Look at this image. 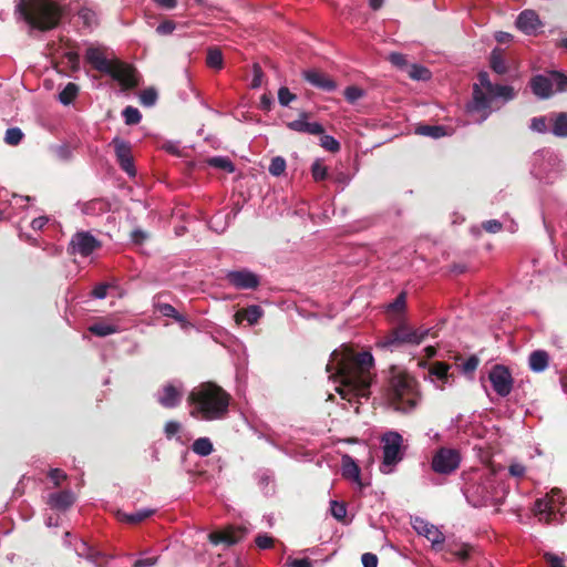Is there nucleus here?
<instances>
[{"mask_svg": "<svg viewBox=\"0 0 567 567\" xmlns=\"http://www.w3.org/2000/svg\"><path fill=\"white\" fill-rule=\"evenodd\" d=\"M78 16L82 24L90 30L94 29L99 24L97 13L90 8H82Z\"/></svg>", "mask_w": 567, "mask_h": 567, "instance_id": "obj_33", "label": "nucleus"}, {"mask_svg": "<svg viewBox=\"0 0 567 567\" xmlns=\"http://www.w3.org/2000/svg\"><path fill=\"white\" fill-rule=\"evenodd\" d=\"M184 394V385L181 381L174 380L166 384H164L156 393L157 402L166 408L173 409L176 408L183 398Z\"/></svg>", "mask_w": 567, "mask_h": 567, "instance_id": "obj_12", "label": "nucleus"}, {"mask_svg": "<svg viewBox=\"0 0 567 567\" xmlns=\"http://www.w3.org/2000/svg\"><path fill=\"white\" fill-rule=\"evenodd\" d=\"M550 133L556 137H567V112L553 113L549 115Z\"/></svg>", "mask_w": 567, "mask_h": 567, "instance_id": "obj_26", "label": "nucleus"}, {"mask_svg": "<svg viewBox=\"0 0 567 567\" xmlns=\"http://www.w3.org/2000/svg\"><path fill=\"white\" fill-rule=\"evenodd\" d=\"M360 467L354 462V460L349 455L342 456V475L343 477L353 481L354 483L361 485L360 477Z\"/></svg>", "mask_w": 567, "mask_h": 567, "instance_id": "obj_28", "label": "nucleus"}, {"mask_svg": "<svg viewBox=\"0 0 567 567\" xmlns=\"http://www.w3.org/2000/svg\"><path fill=\"white\" fill-rule=\"evenodd\" d=\"M109 70L105 74L111 75L125 89H132L138 83L136 71L128 64L114 60Z\"/></svg>", "mask_w": 567, "mask_h": 567, "instance_id": "obj_14", "label": "nucleus"}, {"mask_svg": "<svg viewBox=\"0 0 567 567\" xmlns=\"http://www.w3.org/2000/svg\"><path fill=\"white\" fill-rule=\"evenodd\" d=\"M182 425L176 421H168L165 424L164 432L167 439L174 437L181 430Z\"/></svg>", "mask_w": 567, "mask_h": 567, "instance_id": "obj_53", "label": "nucleus"}, {"mask_svg": "<svg viewBox=\"0 0 567 567\" xmlns=\"http://www.w3.org/2000/svg\"><path fill=\"white\" fill-rule=\"evenodd\" d=\"M74 550L79 557H85L87 560L96 563L101 556V553L92 549L85 542L79 540Z\"/></svg>", "mask_w": 567, "mask_h": 567, "instance_id": "obj_30", "label": "nucleus"}, {"mask_svg": "<svg viewBox=\"0 0 567 567\" xmlns=\"http://www.w3.org/2000/svg\"><path fill=\"white\" fill-rule=\"evenodd\" d=\"M420 401L416 381L405 373L392 377L388 392L389 404L399 412L413 411Z\"/></svg>", "mask_w": 567, "mask_h": 567, "instance_id": "obj_5", "label": "nucleus"}, {"mask_svg": "<svg viewBox=\"0 0 567 567\" xmlns=\"http://www.w3.org/2000/svg\"><path fill=\"white\" fill-rule=\"evenodd\" d=\"M549 362V355L544 350H536L529 354L528 364L532 371L543 372L547 369Z\"/></svg>", "mask_w": 567, "mask_h": 567, "instance_id": "obj_29", "label": "nucleus"}, {"mask_svg": "<svg viewBox=\"0 0 567 567\" xmlns=\"http://www.w3.org/2000/svg\"><path fill=\"white\" fill-rule=\"evenodd\" d=\"M229 400V394L217 384L202 383L188 395L190 415L204 421L221 420L228 413Z\"/></svg>", "mask_w": 567, "mask_h": 567, "instance_id": "obj_3", "label": "nucleus"}, {"mask_svg": "<svg viewBox=\"0 0 567 567\" xmlns=\"http://www.w3.org/2000/svg\"><path fill=\"white\" fill-rule=\"evenodd\" d=\"M23 138V133L19 127H10L4 135V142L9 145H18Z\"/></svg>", "mask_w": 567, "mask_h": 567, "instance_id": "obj_46", "label": "nucleus"}, {"mask_svg": "<svg viewBox=\"0 0 567 567\" xmlns=\"http://www.w3.org/2000/svg\"><path fill=\"white\" fill-rule=\"evenodd\" d=\"M461 463V454L457 450L442 447L432 458V470L435 473L449 475L455 472Z\"/></svg>", "mask_w": 567, "mask_h": 567, "instance_id": "obj_11", "label": "nucleus"}, {"mask_svg": "<svg viewBox=\"0 0 567 567\" xmlns=\"http://www.w3.org/2000/svg\"><path fill=\"white\" fill-rule=\"evenodd\" d=\"M16 11L29 23L31 28L45 31L53 29L60 20L61 10L52 0L20 1Z\"/></svg>", "mask_w": 567, "mask_h": 567, "instance_id": "obj_4", "label": "nucleus"}, {"mask_svg": "<svg viewBox=\"0 0 567 567\" xmlns=\"http://www.w3.org/2000/svg\"><path fill=\"white\" fill-rule=\"evenodd\" d=\"M565 165L559 154L540 150L536 152L532 161V174L547 182L554 181L564 171Z\"/></svg>", "mask_w": 567, "mask_h": 567, "instance_id": "obj_6", "label": "nucleus"}, {"mask_svg": "<svg viewBox=\"0 0 567 567\" xmlns=\"http://www.w3.org/2000/svg\"><path fill=\"white\" fill-rule=\"evenodd\" d=\"M156 563V557H145L137 559L133 567H153Z\"/></svg>", "mask_w": 567, "mask_h": 567, "instance_id": "obj_62", "label": "nucleus"}, {"mask_svg": "<svg viewBox=\"0 0 567 567\" xmlns=\"http://www.w3.org/2000/svg\"><path fill=\"white\" fill-rule=\"evenodd\" d=\"M530 89L537 97L545 100L555 92L567 91V76L558 71H553L548 75L538 74L530 80Z\"/></svg>", "mask_w": 567, "mask_h": 567, "instance_id": "obj_8", "label": "nucleus"}, {"mask_svg": "<svg viewBox=\"0 0 567 567\" xmlns=\"http://www.w3.org/2000/svg\"><path fill=\"white\" fill-rule=\"evenodd\" d=\"M100 245V241L89 231H78L72 236L69 249L73 255L87 257L99 248Z\"/></svg>", "mask_w": 567, "mask_h": 567, "instance_id": "obj_15", "label": "nucleus"}, {"mask_svg": "<svg viewBox=\"0 0 567 567\" xmlns=\"http://www.w3.org/2000/svg\"><path fill=\"white\" fill-rule=\"evenodd\" d=\"M157 100V92L154 89H146L140 94V102L144 106H153Z\"/></svg>", "mask_w": 567, "mask_h": 567, "instance_id": "obj_48", "label": "nucleus"}, {"mask_svg": "<svg viewBox=\"0 0 567 567\" xmlns=\"http://www.w3.org/2000/svg\"><path fill=\"white\" fill-rule=\"evenodd\" d=\"M89 331L97 337H106L118 331V328L109 322H96L89 327Z\"/></svg>", "mask_w": 567, "mask_h": 567, "instance_id": "obj_34", "label": "nucleus"}, {"mask_svg": "<svg viewBox=\"0 0 567 567\" xmlns=\"http://www.w3.org/2000/svg\"><path fill=\"white\" fill-rule=\"evenodd\" d=\"M272 538L266 534L264 535H258L256 537V545L260 548V549H267V548H270L272 546Z\"/></svg>", "mask_w": 567, "mask_h": 567, "instance_id": "obj_55", "label": "nucleus"}, {"mask_svg": "<svg viewBox=\"0 0 567 567\" xmlns=\"http://www.w3.org/2000/svg\"><path fill=\"white\" fill-rule=\"evenodd\" d=\"M302 74L307 82L323 91L331 92L337 87L336 83L331 79L317 70H307L303 71Z\"/></svg>", "mask_w": 567, "mask_h": 567, "instance_id": "obj_22", "label": "nucleus"}, {"mask_svg": "<svg viewBox=\"0 0 567 567\" xmlns=\"http://www.w3.org/2000/svg\"><path fill=\"white\" fill-rule=\"evenodd\" d=\"M311 174L316 182H320L327 178L328 171L321 159H316L311 165Z\"/></svg>", "mask_w": 567, "mask_h": 567, "instance_id": "obj_45", "label": "nucleus"}, {"mask_svg": "<svg viewBox=\"0 0 567 567\" xmlns=\"http://www.w3.org/2000/svg\"><path fill=\"white\" fill-rule=\"evenodd\" d=\"M154 512L151 508H142L131 514H121L120 519L130 524H137L152 516Z\"/></svg>", "mask_w": 567, "mask_h": 567, "instance_id": "obj_32", "label": "nucleus"}, {"mask_svg": "<svg viewBox=\"0 0 567 567\" xmlns=\"http://www.w3.org/2000/svg\"><path fill=\"white\" fill-rule=\"evenodd\" d=\"M413 529L421 536L431 542L433 547L443 545L445 542L444 534L433 524L421 517H414L411 522Z\"/></svg>", "mask_w": 567, "mask_h": 567, "instance_id": "obj_16", "label": "nucleus"}, {"mask_svg": "<svg viewBox=\"0 0 567 567\" xmlns=\"http://www.w3.org/2000/svg\"><path fill=\"white\" fill-rule=\"evenodd\" d=\"M155 308L164 317L174 318L178 322L185 321V318L169 303H156Z\"/></svg>", "mask_w": 567, "mask_h": 567, "instance_id": "obj_39", "label": "nucleus"}, {"mask_svg": "<svg viewBox=\"0 0 567 567\" xmlns=\"http://www.w3.org/2000/svg\"><path fill=\"white\" fill-rule=\"evenodd\" d=\"M389 60L396 66H403L406 63L405 56L402 53L393 52L389 55Z\"/></svg>", "mask_w": 567, "mask_h": 567, "instance_id": "obj_63", "label": "nucleus"}, {"mask_svg": "<svg viewBox=\"0 0 567 567\" xmlns=\"http://www.w3.org/2000/svg\"><path fill=\"white\" fill-rule=\"evenodd\" d=\"M494 481V475H489L483 485H478L474 488L473 493L478 496L476 505H485L497 497V493L493 487Z\"/></svg>", "mask_w": 567, "mask_h": 567, "instance_id": "obj_24", "label": "nucleus"}, {"mask_svg": "<svg viewBox=\"0 0 567 567\" xmlns=\"http://www.w3.org/2000/svg\"><path fill=\"white\" fill-rule=\"evenodd\" d=\"M296 99V95L292 94L287 87L282 86L278 91V101L282 106L289 105Z\"/></svg>", "mask_w": 567, "mask_h": 567, "instance_id": "obj_51", "label": "nucleus"}, {"mask_svg": "<svg viewBox=\"0 0 567 567\" xmlns=\"http://www.w3.org/2000/svg\"><path fill=\"white\" fill-rule=\"evenodd\" d=\"M409 75L413 80L425 81L430 79L431 72L422 65L413 64L409 71Z\"/></svg>", "mask_w": 567, "mask_h": 567, "instance_id": "obj_43", "label": "nucleus"}, {"mask_svg": "<svg viewBox=\"0 0 567 567\" xmlns=\"http://www.w3.org/2000/svg\"><path fill=\"white\" fill-rule=\"evenodd\" d=\"M330 511H331L332 516L334 518H337L338 520H341L347 515L346 505L343 503H339L337 501H332L330 503Z\"/></svg>", "mask_w": 567, "mask_h": 567, "instance_id": "obj_50", "label": "nucleus"}, {"mask_svg": "<svg viewBox=\"0 0 567 567\" xmlns=\"http://www.w3.org/2000/svg\"><path fill=\"white\" fill-rule=\"evenodd\" d=\"M381 442L383 461L380 466V471L384 474H389L392 472L393 466H395L402 460L401 449L403 437L395 431H388L382 435Z\"/></svg>", "mask_w": 567, "mask_h": 567, "instance_id": "obj_9", "label": "nucleus"}, {"mask_svg": "<svg viewBox=\"0 0 567 567\" xmlns=\"http://www.w3.org/2000/svg\"><path fill=\"white\" fill-rule=\"evenodd\" d=\"M373 370L374 359L371 352L354 353L348 346L336 349L327 364V371L334 372L340 378L338 393L349 402L353 399L369 398Z\"/></svg>", "mask_w": 567, "mask_h": 567, "instance_id": "obj_1", "label": "nucleus"}, {"mask_svg": "<svg viewBox=\"0 0 567 567\" xmlns=\"http://www.w3.org/2000/svg\"><path fill=\"white\" fill-rule=\"evenodd\" d=\"M405 307V295L402 292L400 293L393 302H391L388 306V309L390 311H401Z\"/></svg>", "mask_w": 567, "mask_h": 567, "instance_id": "obj_54", "label": "nucleus"}, {"mask_svg": "<svg viewBox=\"0 0 567 567\" xmlns=\"http://www.w3.org/2000/svg\"><path fill=\"white\" fill-rule=\"evenodd\" d=\"M226 279L237 289H255L259 285L258 276L247 269L229 271Z\"/></svg>", "mask_w": 567, "mask_h": 567, "instance_id": "obj_18", "label": "nucleus"}, {"mask_svg": "<svg viewBox=\"0 0 567 567\" xmlns=\"http://www.w3.org/2000/svg\"><path fill=\"white\" fill-rule=\"evenodd\" d=\"M363 95V91L357 86H349L344 91L346 99L353 103Z\"/></svg>", "mask_w": 567, "mask_h": 567, "instance_id": "obj_52", "label": "nucleus"}, {"mask_svg": "<svg viewBox=\"0 0 567 567\" xmlns=\"http://www.w3.org/2000/svg\"><path fill=\"white\" fill-rule=\"evenodd\" d=\"M264 310L258 305L249 306L246 309L238 310L235 313V321L237 324H241L247 321L248 324L252 326L262 317Z\"/></svg>", "mask_w": 567, "mask_h": 567, "instance_id": "obj_25", "label": "nucleus"}, {"mask_svg": "<svg viewBox=\"0 0 567 567\" xmlns=\"http://www.w3.org/2000/svg\"><path fill=\"white\" fill-rule=\"evenodd\" d=\"M209 166L220 168L228 173H233L235 171V166L231 161L225 156H215L208 159Z\"/></svg>", "mask_w": 567, "mask_h": 567, "instance_id": "obj_40", "label": "nucleus"}, {"mask_svg": "<svg viewBox=\"0 0 567 567\" xmlns=\"http://www.w3.org/2000/svg\"><path fill=\"white\" fill-rule=\"evenodd\" d=\"M491 68L498 74H504L507 71L505 60L499 49H494L491 54Z\"/></svg>", "mask_w": 567, "mask_h": 567, "instance_id": "obj_35", "label": "nucleus"}, {"mask_svg": "<svg viewBox=\"0 0 567 567\" xmlns=\"http://www.w3.org/2000/svg\"><path fill=\"white\" fill-rule=\"evenodd\" d=\"M545 557L550 567H566L564 561L554 554H546Z\"/></svg>", "mask_w": 567, "mask_h": 567, "instance_id": "obj_64", "label": "nucleus"}, {"mask_svg": "<svg viewBox=\"0 0 567 567\" xmlns=\"http://www.w3.org/2000/svg\"><path fill=\"white\" fill-rule=\"evenodd\" d=\"M241 530L233 527L221 532H214L209 534V540L214 545L225 544L226 546H231L237 544L241 539Z\"/></svg>", "mask_w": 567, "mask_h": 567, "instance_id": "obj_21", "label": "nucleus"}, {"mask_svg": "<svg viewBox=\"0 0 567 567\" xmlns=\"http://www.w3.org/2000/svg\"><path fill=\"white\" fill-rule=\"evenodd\" d=\"M516 27L525 34H534L540 27L538 14L533 10L520 12L516 19Z\"/></svg>", "mask_w": 567, "mask_h": 567, "instance_id": "obj_20", "label": "nucleus"}, {"mask_svg": "<svg viewBox=\"0 0 567 567\" xmlns=\"http://www.w3.org/2000/svg\"><path fill=\"white\" fill-rule=\"evenodd\" d=\"M486 231L495 234L502 229V224L496 219L487 220L483 224Z\"/></svg>", "mask_w": 567, "mask_h": 567, "instance_id": "obj_60", "label": "nucleus"}, {"mask_svg": "<svg viewBox=\"0 0 567 567\" xmlns=\"http://www.w3.org/2000/svg\"><path fill=\"white\" fill-rule=\"evenodd\" d=\"M49 477L53 481L54 485L58 486L66 478V474L59 468H53L49 472Z\"/></svg>", "mask_w": 567, "mask_h": 567, "instance_id": "obj_57", "label": "nucleus"}, {"mask_svg": "<svg viewBox=\"0 0 567 567\" xmlns=\"http://www.w3.org/2000/svg\"><path fill=\"white\" fill-rule=\"evenodd\" d=\"M515 97V92L508 85H495L489 81L486 72L478 74V82L473 85V99L467 104L466 111L468 115L476 123L484 122L493 112L501 105L497 102L501 100L504 104Z\"/></svg>", "mask_w": 567, "mask_h": 567, "instance_id": "obj_2", "label": "nucleus"}, {"mask_svg": "<svg viewBox=\"0 0 567 567\" xmlns=\"http://www.w3.org/2000/svg\"><path fill=\"white\" fill-rule=\"evenodd\" d=\"M286 166V159L281 156H276L271 159L268 171L272 176L278 177L285 173Z\"/></svg>", "mask_w": 567, "mask_h": 567, "instance_id": "obj_42", "label": "nucleus"}, {"mask_svg": "<svg viewBox=\"0 0 567 567\" xmlns=\"http://www.w3.org/2000/svg\"><path fill=\"white\" fill-rule=\"evenodd\" d=\"M74 503V494L71 491L53 493L49 496L48 504L55 509L64 511Z\"/></svg>", "mask_w": 567, "mask_h": 567, "instance_id": "obj_27", "label": "nucleus"}, {"mask_svg": "<svg viewBox=\"0 0 567 567\" xmlns=\"http://www.w3.org/2000/svg\"><path fill=\"white\" fill-rule=\"evenodd\" d=\"M79 92V87L76 84L74 83H68L64 89L60 92L59 94V101L64 104V105H68L70 104Z\"/></svg>", "mask_w": 567, "mask_h": 567, "instance_id": "obj_37", "label": "nucleus"}, {"mask_svg": "<svg viewBox=\"0 0 567 567\" xmlns=\"http://www.w3.org/2000/svg\"><path fill=\"white\" fill-rule=\"evenodd\" d=\"M107 285L106 284H100L92 290V296L96 299H104L106 297L107 292Z\"/></svg>", "mask_w": 567, "mask_h": 567, "instance_id": "obj_61", "label": "nucleus"}, {"mask_svg": "<svg viewBox=\"0 0 567 567\" xmlns=\"http://www.w3.org/2000/svg\"><path fill=\"white\" fill-rule=\"evenodd\" d=\"M86 61L97 71L105 73L110 71V64L113 60L107 58L105 48L103 47H90L85 52Z\"/></svg>", "mask_w": 567, "mask_h": 567, "instance_id": "obj_19", "label": "nucleus"}, {"mask_svg": "<svg viewBox=\"0 0 567 567\" xmlns=\"http://www.w3.org/2000/svg\"><path fill=\"white\" fill-rule=\"evenodd\" d=\"M175 30V23L173 21H164L156 28L158 34H169Z\"/></svg>", "mask_w": 567, "mask_h": 567, "instance_id": "obj_59", "label": "nucleus"}, {"mask_svg": "<svg viewBox=\"0 0 567 567\" xmlns=\"http://www.w3.org/2000/svg\"><path fill=\"white\" fill-rule=\"evenodd\" d=\"M320 144L329 152H338L340 150V143L331 135H323Z\"/></svg>", "mask_w": 567, "mask_h": 567, "instance_id": "obj_49", "label": "nucleus"}, {"mask_svg": "<svg viewBox=\"0 0 567 567\" xmlns=\"http://www.w3.org/2000/svg\"><path fill=\"white\" fill-rule=\"evenodd\" d=\"M534 513L540 522L554 523L558 522L557 515L567 513V503L560 489L554 488L545 497L538 498L534 505Z\"/></svg>", "mask_w": 567, "mask_h": 567, "instance_id": "obj_7", "label": "nucleus"}, {"mask_svg": "<svg viewBox=\"0 0 567 567\" xmlns=\"http://www.w3.org/2000/svg\"><path fill=\"white\" fill-rule=\"evenodd\" d=\"M489 382L494 391L499 396H507L513 389V378L509 370L501 364H496L488 373Z\"/></svg>", "mask_w": 567, "mask_h": 567, "instance_id": "obj_13", "label": "nucleus"}, {"mask_svg": "<svg viewBox=\"0 0 567 567\" xmlns=\"http://www.w3.org/2000/svg\"><path fill=\"white\" fill-rule=\"evenodd\" d=\"M192 451L198 456L204 457L213 453L214 446L208 437H199L194 441L192 445Z\"/></svg>", "mask_w": 567, "mask_h": 567, "instance_id": "obj_31", "label": "nucleus"}, {"mask_svg": "<svg viewBox=\"0 0 567 567\" xmlns=\"http://www.w3.org/2000/svg\"><path fill=\"white\" fill-rule=\"evenodd\" d=\"M416 133L423 136L439 138L445 135V130L440 125H423L416 128Z\"/></svg>", "mask_w": 567, "mask_h": 567, "instance_id": "obj_38", "label": "nucleus"}, {"mask_svg": "<svg viewBox=\"0 0 567 567\" xmlns=\"http://www.w3.org/2000/svg\"><path fill=\"white\" fill-rule=\"evenodd\" d=\"M207 64L213 69H221L223 54L217 49H210L207 54Z\"/></svg>", "mask_w": 567, "mask_h": 567, "instance_id": "obj_47", "label": "nucleus"}, {"mask_svg": "<svg viewBox=\"0 0 567 567\" xmlns=\"http://www.w3.org/2000/svg\"><path fill=\"white\" fill-rule=\"evenodd\" d=\"M509 474L514 477H523L526 473V467L520 463H512L509 465Z\"/></svg>", "mask_w": 567, "mask_h": 567, "instance_id": "obj_56", "label": "nucleus"}, {"mask_svg": "<svg viewBox=\"0 0 567 567\" xmlns=\"http://www.w3.org/2000/svg\"><path fill=\"white\" fill-rule=\"evenodd\" d=\"M122 116L126 125L137 124L142 120L141 112L138 111V109L133 106H126L122 112Z\"/></svg>", "mask_w": 567, "mask_h": 567, "instance_id": "obj_41", "label": "nucleus"}, {"mask_svg": "<svg viewBox=\"0 0 567 567\" xmlns=\"http://www.w3.org/2000/svg\"><path fill=\"white\" fill-rule=\"evenodd\" d=\"M113 144L115 147V154L121 168L128 175L135 176L136 171L133 164V157L131 146L127 142L121 138H114Z\"/></svg>", "mask_w": 567, "mask_h": 567, "instance_id": "obj_17", "label": "nucleus"}, {"mask_svg": "<svg viewBox=\"0 0 567 567\" xmlns=\"http://www.w3.org/2000/svg\"><path fill=\"white\" fill-rule=\"evenodd\" d=\"M288 127L292 131L308 133L311 135H320L323 133L322 125L318 122H308L305 113L301 114L298 120L288 123Z\"/></svg>", "mask_w": 567, "mask_h": 567, "instance_id": "obj_23", "label": "nucleus"}, {"mask_svg": "<svg viewBox=\"0 0 567 567\" xmlns=\"http://www.w3.org/2000/svg\"><path fill=\"white\" fill-rule=\"evenodd\" d=\"M547 122H549V121L545 116L534 117L530 121V128L534 132L542 133V134L548 133V132L550 133V123L548 124Z\"/></svg>", "mask_w": 567, "mask_h": 567, "instance_id": "obj_44", "label": "nucleus"}, {"mask_svg": "<svg viewBox=\"0 0 567 567\" xmlns=\"http://www.w3.org/2000/svg\"><path fill=\"white\" fill-rule=\"evenodd\" d=\"M430 329L419 328V329H408L406 327H400L395 331H393L390 336L380 340L377 346L382 349L393 350L394 348L408 343V344H420L425 337L429 334Z\"/></svg>", "mask_w": 567, "mask_h": 567, "instance_id": "obj_10", "label": "nucleus"}, {"mask_svg": "<svg viewBox=\"0 0 567 567\" xmlns=\"http://www.w3.org/2000/svg\"><path fill=\"white\" fill-rule=\"evenodd\" d=\"M361 561L363 567H377L378 566V557L372 553H365L361 557Z\"/></svg>", "mask_w": 567, "mask_h": 567, "instance_id": "obj_58", "label": "nucleus"}, {"mask_svg": "<svg viewBox=\"0 0 567 567\" xmlns=\"http://www.w3.org/2000/svg\"><path fill=\"white\" fill-rule=\"evenodd\" d=\"M449 369L450 367L443 362H435L431 369L430 374L435 377L439 381L442 382V384L446 383L449 378ZM442 388L443 385H439Z\"/></svg>", "mask_w": 567, "mask_h": 567, "instance_id": "obj_36", "label": "nucleus"}]
</instances>
